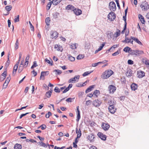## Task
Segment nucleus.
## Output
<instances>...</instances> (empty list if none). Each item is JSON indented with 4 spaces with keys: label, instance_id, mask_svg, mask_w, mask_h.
I'll return each instance as SVG.
<instances>
[{
    "label": "nucleus",
    "instance_id": "obj_1",
    "mask_svg": "<svg viewBox=\"0 0 149 149\" xmlns=\"http://www.w3.org/2000/svg\"><path fill=\"white\" fill-rule=\"evenodd\" d=\"M113 72L111 70H107L104 72L101 75L102 78L105 79H107L111 76Z\"/></svg>",
    "mask_w": 149,
    "mask_h": 149
},
{
    "label": "nucleus",
    "instance_id": "obj_2",
    "mask_svg": "<svg viewBox=\"0 0 149 149\" xmlns=\"http://www.w3.org/2000/svg\"><path fill=\"white\" fill-rule=\"evenodd\" d=\"M140 7L143 11L147 10L149 9V4L146 1L142 2L141 3Z\"/></svg>",
    "mask_w": 149,
    "mask_h": 149
},
{
    "label": "nucleus",
    "instance_id": "obj_3",
    "mask_svg": "<svg viewBox=\"0 0 149 149\" xmlns=\"http://www.w3.org/2000/svg\"><path fill=\"white\" fill-rule=\"evenodd\" d=\"M80 76L79 75H76L73 78H72L68 80L69 83H73L76 82H77L78 81V80L79 79Z\"/></svg>",
    "mask_w": 149,
    "mask_h": 149
},
{
    "label": "nucleus",
    "instance_id": "obj_4",
    "mask_svg": "<svg viewBox=\"0 0 149 149\" xmlns=\"http://www.w3.org/2000/svg\"><path fill=\"white\" fill-rule=\"evenodd\" d=\"M109 7L110 10L112 11H115L116 10V5L113 1H111L109 4Z\"/></svg>",
    "mask_w": 149,
    "mask_h": 149
},
{
    "label": "nucleus",
    "instance_id": "obj_5",
    "mask_svg": "<svg viewBox=\"0 0 149 149\" xmlns=\"http://www.w3.org/2000/svg\"><path fill=\"white\" fill-rule=\"evenodd\" d=\"M50 34L51 37L54 39H56L58 37V33L56 31H51Z\"/></svg>",
    "mask_w": 149,
    "mask_h": 149
},
{
    "label": "nucleus",
    "instance_id": "obj_6",
    "mask_svg": "<svg viewBox=\"0 0 149 149\" xmlns=\"http://www.w3.org/2000/svg\"><path fill=\"white\" fill-rule=\"evenodd\" d=\"M107 17L111 21H113L116 17V14L114 12H111L108 15Z\"/></svg>",
    "mask_w": 149,
    "mask_h": 149
},
{
    "label": "nucleus",
    "instance_id": "obj_7",
    "mask_svg": "<svg viewBox=\"0 0 149 149\" xmlns=\"http://www.w3.org/2000/svg\"><path fill=\"white\" fill-rule=\"evenodd\" d=\"M97 135L101 139L104 141H105L106 139V136L103 134L102 133L99 132L98 133Z\"/></svg>",
    "mask_w": 149,
    "mask_h": 149
},
{
    "label": "nucleus",
    "instance_id": "obj_8",
    "mask_svg": "<svg viewBox=\"0 0 149 149\" xmlns=\"http://www.w3.org/2000/svg\"><path fill=\"white\" fill-rule=\"evenodd\" d=\"M101 103V102L98 100H96L93 101V104L94 106L97 107L100 105Z\"/></svg>",
    "mask_w": 149,
    "mask_h": 149
},
{
    "label": "nucleus",
    "instance_id": "obj_9",
    "mask_svg": "<svg viewBox=\"0 0 149 149\" xmlns=\"http://www.w3.org/2000/svg\"><path fill=\"white\" fill-rule=\"evenodd\" d=\"M108 88L109 91L110 93H113L116 89V88L113 85H109V86Z\"/></svg>",
    "mask_w": 149,
    "mask_h": 149
},
{
    "label": "nucleus",
    "instance_id": "obj_10",
    "mask_svg": "<svg viewBox=\"0 0 149 149\" xmlns=\"http://www.w3.org/2000/svg\"><path fill=\"white\" fill-rule=\"evenodd\" d=\"M10 77H8L6 79V80H5V82L4 83L3 85V88H6L7 86L8 85V84L9 82L10 81Z\"/></svg>",
    "mask_w": 149,
    "mask_h": 149
},
{
    "label": "nucleus",
    "instance_id": "obj_11",
    "mask_svg": "<svg viewBox=\"0 0 149 149\" xmlns=\"http://www.w3.org/2000/svg\"><path fill=\"white\" fill-rule=\"evenodd\" d=\"M137 74L138 77L140 78H142L145 76L144 72L141 70L138 71Z\"/></svg>",
    "mask_w": 149,
    "mask_h": 149
},
{
    "label": "nucleus",
    "instance_id": "obj_12",
    "mask_svg": "<svg viewBox=\"0 0 149 149\" xmlns=\"http://www.w3.org/2000/svg\"><path fill=\"white\" fill-rule=\"evenodd\" d=\"M95 136L92 134H91L89 135L87 137V139H88L90 142H93L94 140L95 139Z\"/></svg>",
    "mask_w": 149,
    "mask_h": 149
},
{
    "label": "nucleus",
    "instance_id": "obj_13",
    "mask_svg": "<svg viewBox=\"0 0 149 149\" xmlns=\"http://www.w3.org/2000/svg\"><path fill=\"white\" fill-rule=\"evenodd\" d=\"M108 109L109 111L112 114L114 113L116 110V109L115 108L114 106L112 107L111 106L110 107H109Z\"/></svg>",
    "mask_w": 149,
    "mask_h": 149
},
{
    "label": "nucleus",
    "instance_id": "obj_14",
    "mask_svg": "<svg viewBox=\"0 0 149 149\" xmlns=\"http://www.w3.org/2000/svg\"><path fill=\"white\" fill-rule=\"evenodd\" d=\"M109 125L107 123H103L102 125V128L105 131L108 130L109 129Z\"/></svg>",
    "mask_w": 149,
    "mask_h": 149
},
{
    "label": "nucleus",
    "instance_id": "obj_15",
    "mask_svg": "<svg viewBox=\"0 0 149 149\" xmlns=\"http://www.w3.org/2000/svg\"><path fill=\"white\" fill-rule=\"evenodd\" d=\"M49 74V72L47 71H42L41 72L40 76V79H41V78L42 77H44L45 76L48 75Z\"/></svg>",
    "mask_w": 149,
    "mask_h": 149
},
{
    "label": "nucleus",
    "instance_id": "obj_16",
    "mask_svg": "<svg viewBox=\"0 0 149 149\" xmlns=\"http://www.w3.org/2000/svg\"><path fill=\"white\" fill-rule=\"evenodd\" d=\"M73 11L75 15H80L82 13V11L80 9H76L75 8L73 10Z\"/></svg>",
    "mask_w": 149,
    "mask_h": 149
},
{
    "label": "nucleus",
    "instance_id": "obj_17",
    "mask_svg": "<svg viewBox=\"0 0 149 149\" xmlns=\"http://www.w3.org/2000/svg\"><path fill=\"white\" fill-rule=\"evenodd\" d=\"M77 119L76 120L78 122L81 118L80 112L79 109V107L78 106H77Z\"/></svg>",
    "mask_w": 149,
    "mask_h": 149
},
{
    "label": "nucleus",
    "instance_id": "obj_18",
    "mask_svg": "<svg viewBox=\"0 0 149 149\" xmlns=\"http://www.w3.org/2000/svg\"><path fill=\"white\" fill-rule=\"evenodd\" d=\"M132 74V71L130 69H129L127 72L126 76L128 77H130Z\"/></svg>",
    "mask_w": 149,
    "mask_h": 149
},
{
    "label": "nucleus",
    "instance_id": "obj_19",
    "mask_svg": "<svg viewBox=\"0 0 149 149\" xmlns=\"http://www.w3.org/2000/svg\"><path fill=\"white\" fill-rule=\"evenodd\" d=\"M139 18L141 23L143 24H144L145 21L144 20V17L141 14H139L138 15Z\"/></svg>",
    "mask_w": 149,
    "mask_h": 149
},
{
    "label": "nucleus",
    "instance_id": "obj_20",
    "mask_svg": "<svg viewBox=\"0 0 149 149\" xmlns=\"http://www.w3.org/2000/svg\"><path fill=\"white\" fill-rule=\"evenodd\" d=\"M95 86V85H92L90 86L86 90L85 93H87L91 91L92 89L94 88Z\"/></svg>",
    "mask_w": 149,
    "mask_h": 149
},
{
    "label": "nucleus",
    "instance_id": "obj_21",
    "mask_svg": "<svg viewBox=\"0 0 149 149\" xmlns=\"http://www.w3.org/2000/svg\"><path fill=\"white\" fill-rule=\"evenodd\" d=\"M137 85L135 83H133L131 84V87L132 90L135 91L137 88Z\"/></svg>",
    "mask_w": 149,
    "mask_h": 149
},
{
    "label": "nucleus",
    "instance_id": "obj_22",
    "mask_svg": "<svg viewBox=\"0 0 149 149\" xmlns=\"http://www.w3.org/2000/svg\"><path fill=\"white\" fill-rule=\"evenodd\" d=\"M65 9L67 10H70L73 11L74 9V7L71 5H68L65 7Z\"/></svg>",
    "mask_w": 149,
    "mask_h": 149
},
{
    "label": "nucleus",
    "instance_id": "obj_23",
    "mask_svg": "<svg viewBox=\"0 0 149 149\" xmlns=\"http://www.w3.org/2000/svg\"><path fill=\"white\" fill-rule=\"evenodd\" d=\"M52 90L51 89L50 91L47 92L45 94V96L47 97H50L52 95Z\"/></svg>",
    "mask_w": 149,
    "mask_h": 149
},
{
    "label": "nucleus",
    "instance_id": "obj_24",
    "mask_svg": "<svg viewBox=\"0 0 149 149\" xmlns=\"http://www.w3.org/2000/svg\"><path fill=\"white\" fill-rule=\"evenodd\" d=\"M76 132L77 134V138H80L81 134V131L80 129H79L78 130L77 128H76Z\"/></svg>",
    "mask_w": 149,
    "mask_h": 149
},
{
    "label": "nucleus",
    "instance_id": "obj_25",
    "mask_svg": "<svg viewBox=\"0 0 149 149\" xmlns=\"http://www.w3.org/2000/svg\"><path fill=\"white\" fill-rule=\"evenodd\" d=\"M131 49L128 47H126L124 48L123 49V51L125 52L129 53L130 52H131Z\"/></svg>",
    "mask_w": 149,
    "mask_h": 149
},
{
    "label": "nucleus",
    "instance_id": "obj_26",
    "mask_svg": "<svg viewBox=\"0 0 149 149\" xmlns=\"http://www.w3.org/2000/svg\"><path fill=\"white\" fill-rule=\"evenodd\" d=\"M62 0H53L52 3L54 5H56L61 2Z\"/></svg>",
    "mask_w": 149,
    "mask_h": 149
},
{
    "label": "nucleus",
    "instance_id": "obj_27",
    "mask_svg": "<svg viewBox=\"0 0 149 149\" xmlns=\"http://www.w3.org/2000/svg\"><path fill=\"white\" fill-rule=\"evenodd\" d=\"M22 148V146L21 145L16 143L15 145L14 149H21Z\"/></svg>",
    "mask_w": 149,
    "mask_h": 149
},
{
    "label": "nucleus",
    "instance_id": "obj_28",
    "mask_svg": "<svg viewBox=\"0 0 149 149\" xmlns=\"http://www.w3.org/2000/svg\"><path fill=\"white\" fill-rule=\"evenodd\" d=\"M18 67V64H16L14 66L13 72V74H15L17 70Z\"/></svg>",
    "mask_w": 149,
    "mask_h": 149
},
{
    "label": "nucleus",
    "instance_id": "obj_29",
    "mask_svg": "<svg viewBox=\"0 0 149 149\" xmlns=\"http://www.w3.org/2000/svg\"><path fill=\"white\" fill-rule=\"evenodd\" d=\"M120 34V31L119 29H117L116 31L114 34V36L116 37H117L119 36Z\"/></svg>",
    "mask_w": 149,
    "mask_h": 149
},
{
    "label": "nucleus",
    "instance_id": "obj_30",
    "mask_svg": "<svg viewBox=\"0 0 149 149\" xmlns=\"http://www.w3.org/2000/svg\"><path fill=\"white\" fill-rule=\"evenodd\" d=\"M108 104L109 105V107L114 106L116 104V102L115 101L110 100Z\"/></svg>",
    "mask_w": 149,
    "mask_h": 149
},
{
    "label": "nucleus",
    "instance_id": "obj_31",
    "mask_svg": "<svg viewBox=\"0 0 149 149\" xmlns=\"http://www.w3.org/2000/svg\"><path fill=\"white\" fill-rule=\"evenodd\" d=\"M113 33L112 32L110 31H108L107 34V37L109 38H112V36L113 35Z\"/></svg>",
    "mask_w": 149,
    "mask_h": 149
},
{
    "label": "nucleus",
    "instance_id": "obj_32",
    "mask_svg": "<svg viewBox=\"0 0 149 149\" xmlns=\"http://www.w3.org/2000/svg\"><path fill=\"white\" fill-rule=\"evenodd\" d=\"M131 40L129 39L128 38L125 37V40H123L122 42H125L126 43H129L130 42Z\"/></svg>",
    "mask_w": 149,
    "mask_h": 149
},
{
    "label": "nucleus",
    "instance_id": "obj_33",
    "mask_svg": "<svg viewBox=\"0 0 149 149\" xmlns=\"http://www.w3.org/2000/svg\"><path fill=\"white\" fill-rule=\"evenodd\" d=\"M93 72V70L90 71H87L84 72L82 74L83 77H85L90 74Z\"/></svg>",
    "mask_w": 149,
    "mask_h": 149
},
{
    "label": "nucleus",
    "instance_id": "obj_34",
    "mask_svg": "<svg viewBox=\"0 0 149 149\" xmlns=\"http://www.w3.org/2000/svg\"><path fill=\"white\" fill-rule=\"evenodd\" d=\"M19 41L18 39H17L16 40V42L15 44V50H17L19 47Z\"/></svg>",
    "mask_w": 149,
    "mask_h": 149
},
{
    "label": "nucleus",
    "instance_id": "obj_35",
    "mask_svg": "<svg viewBox=\"0 0 149 149\" xmlns=\"http://www.w3.org/2000/svg\"><path fill=\"white\" fill-rule=\"evenodd\" d=\"M120 49H118L116 52L112 54V55L113 56H117L120 53Z\"/></svg>",
    "mask_w": 149,
    "mask_h": 149
},
{
    "label": "nucleus",
    "instance_id": "obj_36",
    "mask_svg": "<svg viewBox=\"0 0 149 149\" xmlns=\"http://www.w3.org/2000/svg\"><path fill=\"white\" fill-rule=\"evenodd\" d=\"M68 58L71 61H73L75 60V58L69 54L68 55Z\"/></svg>",
    "mask_w": 149,
    "mask_h": 149
},
{
    "label": "nucleus",
    "instance_id": "obj_37",
    "mask_svg": "<svg viewBox=\"0 0 149 149\" xmlns=\"http://www.w3.org/2000/svg\"><path fill=\"white\" fill-rule=\"evenodd\" d=\"M130 54L132 55H135L137 56V50H132Z\"/></svg>",
    "mask_w": 149,
    "mask_h": 149
},
{
    "label": "nucleus",
    "instance_id": "obj_38",
    "mask_svg": "<svg viewBox=\"0 0 149 149\" xmlns=\"http://www.w3.org/2000/svg\"><path fill=\"white\" fill-rule=\"evenodd\" d=\"M12 8V6H11L9 5L8 6L5 7V9L7 11H10Z\"/></svg>",
    "mask_w": 149,
    "mask_h": 149
},
{
    "label": "nucleus",
    "instance_id": "obj_39",
    "mask_svg": "<svg viewBox=\"0 0 149 149\" xmlns=\"http://www.w3.org/2000/svg\"><path fill=\"white\" fill-rule=\"evenodd\" d=\"M38 143L42 146H43L45 148H47V145L42 142H39Z\"/></svg>",
    "mask_w": 149,
    "mask_h": 149
},
{
    "label": "nucleus",
    "instance_id": "obj_40",
    "mask_svg": "<svg viewBox=\"0 0 149 149\" xmlns=\"http://www.w3.org/2000/svg\"><path fill=\"white\" fill-rule=\"evenodd\" d=\"M144 54V52L142 50H137V56H140Z\"/></svg>",
    "mask_w": 149,
    "mask_h": 149
},
{
    "label": "nucleus",
    "instance_id": "obj_41",
    "mask_svg": "<svg viewBox=\"0 0 149 149\" xmlns=\"http://www.w3.org/2000/svg\"><path fill=\"white\" fill-rule=\"evenodd\" d=\"M54 72H56V73H55L57 75H59L61 74L62 73V71L58 69L57 70H54Z\"/></svg>",
    "mask_w": 149,
    "mask_h": 149
},
{
    "label": "nucleus",
    "instance_id": "obj_42",
    "mask_svg": "<svg viewBox=\"0 0 149 149\" xmlns=\"http://www.w3.org/2000/svg\"><path fill=\"white\" fill-rule=\"evenodd\" d=\"M10 64V61H9V55H8V60L6 62V64H5V66L7 68L8 67Z\"/></svg>",
    "mask_w": 149,
    "mask_h": 149
},
{
    "label": "nucleus",
    "instance_id": "obj_43",
    "mask_svg": "<svg viewBox=\"0 0 149 149\" xmlns=\"http://www.w3.org/2000/svg\"><path fill=\"white\" fill-rule=\"evenodd\" d=\"M84 57V55L83 54H79L78 55L77 57V59L78 60H80L82 58H83Z\"/></svg>",
    "mask_w": 149,
    "mask_h": 149
},
{
    "label": "nucleus",
    "instance_id": "obj_44",
    "mask_svg": "<svg viewBox=\"0 0 149 149\" xmlns=\"http://www.w3.org/2000/svg\"><path fill=\"white\" fill-rule=\"evenodd\" d=\"M50 21V18L49 17L46 18L45 19V22L47 25H49V23Z\"/></svg>",
    "mask_w": 149,
    "mask_h": 149
},
{
    "label": "nucleus",
    "instance_id": "obj_45",
    "mask_svg": "<svg viewBox=\"0 0 149 149\" xmlns=\"http://www.w3.org/2000/svg\"><path fill=\"white\" fill-rule=\"evenodd\" d=\"M52 1H50L48 3V4L47 5V10H49L50 7H51V5H52Z\"/></svg>",
    "mask_w": 149,
    "mask_h": 149
},
{
    "label": "nucleus",
    "instance_id": "obj_46",
    "mask_svg": "<svg viewBox=\"0 0 149 149\" xmlns=\"http://www.w3.org/2000/svg\"><path fill=\"white\" fill-rule=\"evenodd\" d=\"M100 93V91L99 90H96L94 91L93 94L97 97V95H99Z\"/></svg>",
    "mask_w": 149,
    "mask_h": 149
},
{
    "label": "nucleus",
    "instance_id": "obj_47",
    "mask_svg": "<svg viewBox=\"0 0 149 149\" xmlns=\"http://www.w3.org/2000/svg\"><path fill=\"white\" fill-rule=\"evenodd\" d=\"M76 43L73 44H72L70 46V47L72 49H76L77 48L76 47Z\"/></svg>",
    "mask_w": 149,
    "mask_h": 149
},
{
    "label": "nucleus",
    "instance_id": "obj_48",
    "mask_svg": "<svg viewBox=\"0 0 149 149\" xmlns=\"http://www.w3.org/2000/svg\"><path fill=\"white\" fill-rule=\"evenodd\" d=\"M45 61V62H47L48 63L50 64L51 65H53V62L52 61H50L47 58H46Z\"/></svg>",
    "mask_w": 149,
    "mask_h": 149
},
{
    "label": "nucleus",
    "instance_id": "obj_49",
    "mask_svg": "<svg viewBox=\"0 0 149 149\" xmlns=\"http://www.w3.org/2000/svg\"><path fill=\"white\" fill-rule=\"evenodd\" d=\"M24 68V66L20 65L18 70V72L19 73H20L23 70Z\"/></svg>",
    "mask_w": 149,
    "mask_h": 149
},
{
    "label": "nucleus",
    "instance_id": "obj_50",
    "mask_svg": "<svg viewBox=\"0 0 149 149\" xmlns=\"http://www.w3.org/2000/svg\"><path fill=\"white\" fill-rule=\"evenodd\" d=\"M38 66L37 64V62L36 61H34L33 62V65L31 67V69H33L34 67H35Z\"/></svg>",
    "mask_w": 149,
    "mask_h": 149
},
{
    "label": "nucleus",
    "instance_id": "obj_51",
    "mask_svg": "<svg viewBox=\"0 0 149 149\" xmlns=\"http://www.w3.org/2000/svg\"><path fill=\"white\" fill-rule=\"evenodd\" d=\"M105 45V43H103L101 46H100L99 48L98 49V51H100L102 49V48H103V47Z\"/></svg>",
    "mask_w": 149,
    "mask_h": 149
},
{
    "label": "nucleus",
    "instance_id": "obj_52",
    "mask_svg": "<svg viewBox=\"0 0 149 149\" xmlns=\"http://www.w3.org/2000/svg\"><path fill=\"white\" fill-rule=\"evenodd\" d=\"M29 24L30 25V28L31 30L33 31L34 30V27L30 21H29Z\"/></svg>",
    "mask_w": 149,
    "mask_h": 149
},
{
    "label": "nucleus",
    "instance_id": "obj_53",
    "mask_svg": "<svg viewBox=\"0 0 149 149\" xmlns=\"http://www.w3.org/2000/svg\"><path fill=\"white\" fill-rule=\"evenodd\" d=\"M54 91L56 93H60V89H59L58 87H56L54 89Z\"/></svg>",
    "mask_w": 149,
    "mask_h": 149
},
{
    "label": "nucleus",
    "instance_id": "obj_54",
    "mask_svg": "<svg viewBox=\"0 0 149 149\" xmlns=\"http://www.w3.org/2000/svg\"><path fill=\"white\" fill-rule=\"evenodd\" d=\"M101 63H102V62H98L96 63H93L92 64V66L93 67H95V66H97L99 64Z\"/></svg>",
    "mask_w": 149,
    "mask_h": 149
},
{
    "label": "nucleus",
    "instance_id": "obj_55",
    "mask_svg": "<svg viewBox=\"0 0 149 149\" xmlns=\"http://www.w3.org/2000/svg\"><path fill=\"white\" fill-rule=\"evenodd\" d=\"M52 115V113L51 112L49 111L48 112L47 114H46V117L47 118H49L50 116Z\"/></svg>",
    "mask_w": 149,
    "mask_h": 149
},
{
    "label": "nucleus",
    "instance_id": "obj_56",
    "mask_svg": "<svg viewBox=\"0 0 149 149\" xmlns=\"http://www.w3.org/2000/svg\"><path fill=\"white\" fill-rule=\"evenodd\" d=\"M19 15H17V17L14 19L15 22H17L19 21Z\"/></svg>",
    "mask_w": 149,
    "mask_h": 149
},
{
    "label": "nucleus",
    "instance_id": "obj_57",
    "mask_svg": "<svg viewBox=\"0 0 149 149\" xmlns=\"http://www.w3.org/2000/svg\"><path fill=\"white\" fill-rule=\"evenodd\" d=\"M135 42L141 45H143L142 43L137 38L136 39Z\"/></svg>",
    "mask_w": 149,
    "mask_h": 149
},
{
    "label": "nucleus",
    "instance_id": "obj_58",
    "mask_svg": "<svg viewBox=\"0 0 149 149\" xmlns=\"http://www.w3.org/2000/svg\"><path fill=\"white\" fill-rule=\"evenodd\" d=\"M59 15V13L57 12L55 13H54L53 14L54 17L55 18H57Z\"/></svg>",
    "mask_w": 149,
    "mask_h": 149
},
{
    "label": "nucleus",
    "instance_id": "obj_59",
    "mask_svg": "<svg viewBox=\"0 0 149 149\" xmlns=\"http://www.w3.org/2000/svg\"><path fill=\"white\" fill-rule=\"evenodd\" d=\"M39 127H41L42 130H44L46 128V126L45 124H42Z\"/></svg>",
    "mask_w": 149,
    "mask_h": 149
},
{
    "label": "nucleus",
    "instance_id": "obj_60",
    "mask_svg": "<svg viewBox=\"0 0 149 149\" xmlns=\"http://www.w3.org/2000/svg\"><path fill=\"white\" fill-rule=\"evenodd\" d=\"M57 50L58 51H60L62 52L63 50V49L61 46L58 45V48L57 49Z\"/></svg>",
    "mask_w": 149,
    "mask_h": 149
},
{
    "label": "nucleus",
    "instance_id": "obj_61",
    "mask_svg": "<svg viewBox=\"0 0 149 149\" xmlns=\"http://www.w3.org/2000/svg\"><path fill=\"white\" fill-rule=\"evenodd\" d=\"M74 99V98H68V99H67L66 101L67 102H72V100H73Z\"/></svg>",
    "mask_w": 149,
    "mask_h": 149
},
{
    "label": "nucleus",
    "instance_id": "obj_62",
    "mask_svg": "<svg viewBox=\"0 0 149 149\" xmlns=\"http://www.w3.org/2000/svg\"><path fill=\"white\" fill-rule=\"evenodd\" d=\"M118 46L117 45H114L111 47V49L112 50V51H113L115 48L117 47Z\"/></svg>",
    "mask_w": 149,
    "mask_h": 149
},
{
    "label": "nucleus",
    "instance_id": "obj_63",
    "mask_svg": "<svg viewBox=\"0 0 149 149\" xmlns=\"http://www.w3.org/2000/svg\"><path fill=\"white\" fill-rule=\"evenodd\" d=\"M70 88L68 87H67L63 92V93H65L68 91Z\"/></svg>",
    "mask_w": 149,
    "mask_h": 149
},
{
    "label": "nucleus",
    "instance_id": "obj_64",
    "mask_svg": "<svg viewBox=\"0 0 149 149\" xmlns=\"http://www.w3.org/2000/svg\"><path fill=\"white\" fill-rule=\"evenodd\" d=\"M127 62L130 65H132L133 64V61L131 60H128Z\"/></svg>",
    "mask_w": 149,
    "mask_h": 149
}]
</instances>
